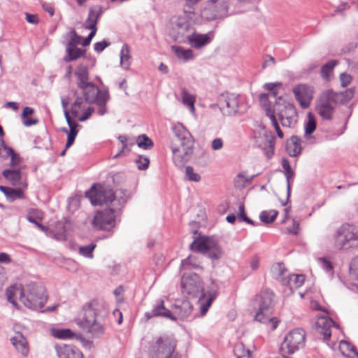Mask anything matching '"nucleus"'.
<instances>
[{"instance_id": "nucleus-1", "label": "nucleus", "mask_w": 358, "mask_h": 358, "mask_svg": "<svg viewBox=\"0 0 358 358\" xmlns=\"http://www.w3.org/2000/svg\"><path fill=\"white\" fill-rule=\"evenodd\" d=\"M75 76L78 87L82 91L83 99L90 103H95L98 107V113L103 115L107 113V102L110 95L107 90H99L95 84L90 81L88 67L83 64H79L76 71Z\"/></svg>"}, {"instance_id": "nucleus-2", "label": "nucleus", "mask_w": 358, "mask_h": 358, "mask_svg": "<svg viewBox=\"0 0 358 358\" xmlns=\"http://www.w3.org/2000/svg\"><path fill=\"white\" fill-rule=\"evenodd\" d=\"M6 294L8 301L13 306H17L16 299L19 298L25 307L33 310L41 308L47 301L44 286L35 282L10 287Z\"/></svg>"}, {"instance_id": "nucleus-3", "label": "nucleus", "mask_w": 358, "mask_h": 358, "mask_svg": "<svg viewBox=\"0 0 358 358\" xmlns=\"http://www.w3.org/2000/svg\"><path fill=\"white\" fill-rule=\"evenodd\" d=\"M175 138L171 143V150L174 164L182 167L192 156L194 138L190 132L182 124L178 123L173 128Z\"/></svg>"}, {"instance_id": "nucleus-4", "label": "nucleus", "mask_w": 358, "mask_h": 358, "mask_svg": "<svg viewBox=\"0 0 358 358\" xmlns=\"http://www.w3.org/2000/svg\"><path fill=\"white\" fill-rule=\"evenodd\" d=\"M86 196L94 206L111 203L113 208H120L126 202L125 196L122 195L121 192H114L108 187L101 185H94L86 192Z\"/></svg>"}, {"instance_id": "nucleus-5", "label": "nucleus", "mask_w": 358, "mask_h": 358, "mask_svg": "<svg viewBox=\"0 0 358 358\" xmlns=\"http://www.w3.org/2000/svg\"><path fill=\"white\" fill-rule=\"evenodd\" d=\"M273 296L274 294L271 290H266L257 296L258 310L255 316L256 321L266 324L271 330H275L280 322L276 317H271L274 307Z\"/></svg>"}, {"instance_id": "nucleus-6", "label": "nucleus", "mask_w": 358, "mask_h": 358, "mask_svg": "<svg viewBox=\"0 0 358 358\" xmlns=\"http://www.w3.org/2000/svg\"><path fill=\"white\" fill-rule=\"evenodd\" d=\"M334 245L339 250L357 246L358 245V235L356 227L349 224L341 225L334 235Z\"/></svg>"}, {"instance_id": "nucleus-7", "label": "nucleus", "mask_w": 358, "mask_h": 358, "mask_svg": "<svg viewBox=\"0 0 358 358\" xmlns=\"http://www.w3.org/2000/svg\"><path fill=\"white\" fill-rule=\"evenodd\" d=\"M306 332L303 329L296 328L290 331L284 338L280 346L282 354H293L305 345Z\"/></svg>"}, {"instance_id": "nucleus-8", "label": "nucleus", "mask_w": 358, "mask_h": 358, "mask_svg": "<svg viewBox=\"0 0 358 358\" xmlns=\"http://www.w3.org/2000/svg\"><path fill=\"white\" fill-rule=\"evenodd\" d=\"M176 346V341L173 337L161 336L152 347V355L155 358H180L175 351Z\"/></svg>"}, {"instance_id": "nucleus-9", "label": "nucleus", "mask_w": 358, "mask_h": 358, "mask_svg": "<svg viewBox=\"0 0 358 358\" xmlns=\"http://www.w3.org/2000/svg\"><path fill=\"white\" fill-rule=\"evenodd\" d=\"M192 250L201 253L208 252V257L213 260L222 257V250L218 246L217 241L210 237L201 236L195 239L190 245Z\"/></svg>"}, {"instance_id": "nucleus-10", "label": "nucleus", "mask_w": 358, "mask_h": 358, "mask_svg": "<svg viewBox=\"0 0 358 358\" xmlns=\"http://www.w3.org/2000/svg\"><path fill=\"white\" fill-rule=\"evenodd\" d=\"M228 4L223 0H210L205 3L201 12L202 18L211 21L227 15Z\"/></svg>"}, {"instance_id": "nucleus-11", "label": "nucleus", "mask_w": 358, "mask_h": 358, "mask_svg": "<svg viewBox=\"0 0 358 358\" xmlns=\"http://www.w3.org/2000/svg\"><path fill=\"white\" fill-rule=\"evenodd\" d=\"M181 292L183 294L196 297L203 293V285L200 277L196 273L185 274L181 279Z\"/></svg>"}, {"instance_id": "nucleus-12", "label": "nucleus", "mask_w": 358, "mask_h": 358, "mask_svg": "<svg viewBox=\"0 0 358 358\" xmlns=\"http://www.w3.org/2000/svg\"><path fill=\"white\" fill-rule=\"evenodd\" d=\"M76 323L92 338H100L105 332V327L90 313L88 316L80 315L76 319Z\"/></svg>"}, {"instance_id": "nucleus-13", "label": "nucleus", "mask_w": 358, "mask_h": 358, "mask_svg": "<svg viewBox=\"0 0 358 358\" xmlns=\"http://www.w3.org/2000/svg\"><path fill=\"white\" fill-rule=\"evenodd\" d=\"M280 99L276 102V110L280 118L281 124L285 127H293L297 121V113L293 103L283 101L281 103Z\"/></svg>"}, {"instance_id": "nucleus-14", "label": "nucleus", "mask_w": 358, "mask_h": 358, "mask_svg": "<svg viewBox=\"0 0 358 358\" xmlns=\"http://www.w3.org/2000/svg\"><path fill=\"white\" fill-rule=\"evenodd\" d=\"M116 209L107 208L96 212L92 221L93 226L98 229L110 230L115 226Z\"/></svg>"}, {"instance_id": "nucleus-15", "label": "nucleus", "mask_w": 358, "mask_h": 358, "mask_svg": "<svg viewBox=\"0 0 358 358\" xmlns=\"http://www.w3.org/2000/svg\"><path fill=\"white\" fill-rule=\"evenodd\" d=\"M91 104L82 96H77L71 106V113L80 122H84L94 112V108L90 106Z\"/></svg>"}, {"instance_id": "nucleus-16", "label": "nucleus", "mask_w": 358, "mask_h": 358, "mask_svg": "<svg viewBox=\"0 0 358 358\" xmlns=\"http://www.w3.org/2000/svg\"><path fill=\"white\" fill-rule=\"evenodd\" d=\"M255 145L262 148L268 157H271L274 152L275 137L271 131L262 129L258 135L255 136Z\"/></svg>"}, {"instance_id": "nucleus-17", "label": "nucleus", "mask_w": 358, "mask_h": 358, "mask_svg": "<svg viewBox=\"0 0 358 358\" xmlns=\"http://www.w3.org/2000/svg\"><path fill=\"white\" fill-rule=\"evenodd\" d=\"M24 329L19 324L13 326L14 335L10 338V342L15 349L24 357H27L29 353V345L21 330Z\"/></svg>"}, {"instance_id": "nucleus-18", "label": "nucleus", "mask_w": 358, "mask_h": 358, "mask_svg": "<svg viewBox=\"0 0 358 358\" xmlns=\"http://www.w3.org/2000/svg\"><path fill=\"white\" fill-rule=\"evenodd\" d=\"M292 92L302 108L310 106L313 98V87L306 84H299L293 87Z\"/></svg>"}, {"instance_id": "nucleus-19", "label": "nucleus", "mask_w": 358, "mask_h": 358, "mask_svg": "<svg viewBox=\"0 0 358 358\" xmlns=\"http://www.w3.org/2000/svg\"><path fill=\"white\" fill-rule=\"evenodd\" d=\"M334 103L329 95L324 92L317 101L316 110L323 120H330L334 112Z\"/></svg>"}, {"instance_id": "nucleus-20", "label": "nucleus", "mask_w": 358, "mask_h": 358, "mask_svg": "<svg viewBox=\"0 0 358 358\" xmlns=\"http://www.w3.org/2000/svg\"><path fill=\"white\" fill-rule=\"evenodd\" d=\"M88 313L96 319L98 317H105L108 313V306L103 301H92L83 306L80 315L88 316Z\"/></svg>"}, {"instance_id": "nucleus-21", "label": "nucleus", "mask_w": 358, "mask_h": 358, "mask_svg": "<svg viewBox=\"0 0 358 358\" xmlns=\"http://www.w3.org/2000/svg\"><path fill=\"white\" fill-rule=\"evenodd\" d=\"M240 101L241 100L238 95L235 94H227L221 106L223 114L230 116L241 113Z\"/></svg>"}, {"instance_id": "nucleus-22", "label": "nucleus", "mask_w": 358, "mask_h": 358, "mask_svg": "<svg viewBox=\"0 0 358 358\" xmlns=\"http://www.w3.org/2000/svg\"><path fill=\"white\" fill-rule=\"evenodd\" d=\"M54 348L57 358H83L81 351L73 345L56 343Z\"/></svg>"}, {"instance_id": "nucleus-23", "label": "nucleus", "mask_w": 358, "mask_h": 358, "mask_svg": "<svg viewBox=\"0 0 358 358\" xmlns=\"http://www.w3.org/2000/svg\"><path fill=\"white\" fill-rule=\"evenodd\" d=\"M334 324V321L326 316L317 317L315 323L316 330L318 334L323 336L324 341H327L330 338L331 336V327Z\"/></svg>"}, {"instance_id": "nucleus-24", "label": "nucleus", "mask_w": 358, "mask_h": 358, "mask_svg": "<svg viewBox=\"0 0 358 358\" xmlns=\"http://www.w3.org/2000/svg\"><path fill=\"white\" fill-rule=\"evenodd\" d=\"M171 24L178 34L185 36L190 33L192 28L185 16H175L171 18Z\"/></svg>"}, {"instance_id": "nucleus-25", "label": "nucleus", "mask_w": 358, "mask_h": 358, "mask_svg": "<svg viewBox=\"0 0 358 358\" xmlns=\"http://www.w3.org/2000/svg\"><path fill=\"white\" fill-rule=\"evenodd\" d=\"M277 95L276 92H273L272 94H261L259 96V100L260 102L261 106L266 111V115L271 119L272 116H275V112L276 109V106L273 105V101L269 99V97L272 98L273 100H275V96Z\"/></svg>"}, {"instance_id": "nucleus-26", "label": "nucleus", "mask_w": 358, "mask_h": 358, "mask_svg": "<svg viewBox=\"0 0 358 358\" xmlns=\"http://www.w3.org/2000/svg\"><path fill=\"white\" fill-rule=\"evenodd\" d=\"M148 318L151 317H164L172 320H176V317H173L169 310L166 308L164 306V302L163 300H159L155 304L151 313H146Z\"/></svg>"}, {"instance_id": "nucleus-27", "label": "nucleus", "mask_w": 358, "mask_h": 358, "mask_svg": "<svg viewBox=\"0 0 358 358\" xmlns=\"http://www.w3.org/2000/svg\"><path fill=\"white\" fill-rule=\"evenodd\" d=\"M189 45L194 48H200L210 43V38L207 34H201L192 31L186 35Z\"/></svg>"}, {"instance_id": "nucleus-28", "label": "nucleus", "mask_w": 358, "mask_h": 358, "mask_svg": "<svg viewBox=\"0 0 358 358\" xmlns=\"http://www.w3.org/2000/svg\"><path fill=\"white\" fill-rule=\"evenodd\" d=\"M65 118L70 129L69 131L66 129H62V131L67 134L66 149H68L73 145L78 134V130L76 129L78 124L71 120L69 111L65 110Z\"/></svg>"}, {"instance_id": "nucleus-29", "label": "nucleus", "mask_w": 358, "mask_h": 358, "mask_svg": "<svg viewBox=\"0 0 358 358\" xmlns=\"http://www.w3.org/2000/svg\"><path fill=\"white\" fill-rule=\"evenodd\" d=\"M325 92L330 97V99H331V101L336 104H344L348 102L352 98L354 94V90L352 89H348L345 92L339 93L334 92L331 90Z\"/></svg>"}, {"instance_id": "nucleus-30", "label": "nucleus", "mask_w": 358, "mask_h": 358, "mask_svg": "<svg viewBox=\"0 0 358 358\" xmlns=\"http://www.w3.org/2000/svg\"><path fill=\"white\" fill-rule=\"evenodd\" d=\"M101 15V8L99 6L90 8L88 17L85 21V28L90 31H96L97 22Z\"/></svg>"}, {"instance_id": "nucleus-31", "label": "nucleus", "mask_w": 358, "mask_h": 358, "mask_svg": "<svg viewBox=\"0 0 358 358\" xmlns=\"http://www.w3.org/2000/svg\"><path fill=\"white\" fill-rule=\"evenodd\" d=\"M216 296L215 290L208 292V293L203 294L199 299L200 306V316H204L208 312L209 308L212 305L213 300Z\"/></svg>"}, {"instance_id": "nucleus-32", "label": "nucleus", "mask_w": 358, "mask_h": 358, "mask_svg": "<svg viewBox=\"0 0 358 358\" xmlns=\"http://www.w3.org/2000/svg\"><path fill=\"white\" fill-rule=\"evenodd\" d=\"M271 273L273 278L280 281L283 285L289 275L285 265L282 263L273 264L271 267Z\"/></svg>"}, {"instance_id": "nucleus-33", "label": "nucleus", "mask_w": 358, "mask_h": 358, "mask_svg": "<svg viewBox=\"0 0 358 358\" xmlns=\"http://www.w3.org/2000/svg\"><path fill=\"white\" fill-rule=\"evenodd\" d=\"M287 151L289 156L296 157L301 153V140L296 136H292L287 143Z\"/></svg>"}, {"instance_id": "nucleus-34", "label": "nucleus", "mask_w": 358, "mask_h": 358, "mask_svg": "<svg viewBox=\"0 0 358 358\" xmlns=\"http://www.w3.org/2000/svg\"><path fill=\"white\" fill-rule=\"evenodd\" d=\"M171 50L174 52L176 57L185 62L194 59V55L192 50L185 49L180 46L173 45Z\"/></svg>"}, {"instance_id": "nucleus-35", "label": "nucleus", "mask_w": 358, "mask_h": 358, "mask_svg": "<svg viewBox=\"0 0 358 358\" xmlns=\"http://www.w3.org/2000/svg\"><path fill=\"white\" fill-rule=\"evenodd\" d=\"M2 174L13 185H26L21 182V172L20 170L6 169L3 171Z\"/></svg>"}, {"instance_id": "nucleus-36", "label": "nucleus", "mask_w": 358, "mask_h": 358, "mask_svg": "<svg viewBox=\"0 0 358 358\" xmlns=\"http://www.w3.org/2000/svg\"><path fill=\"white\" fill-rule=\"evenodd\" d=\"M192 311V305L189 301H182L180 305H176L175 312L181 320L190 315Z\"/></svg>"}, {"instance_id": "nucleus-37", "label": "nucleus", "mask_w": 358, "mask_h": 358, "mask_svg": "<svg viewBox=\"0 0 358 358\" xmlns=\"http://www.w3.org/2000/svg\"><path fill=\"white\" fill-rule=\"evenodd\" d=\"M85 54V50L78 47H66V55L64 57L65 62L75 61Z\"/></svg>"}, {"instance_id": "nucleus-38", "label": "nucleus", "mask_w": 358, "mask_h": 358, "mask_svg": "<svg viewBox=\"0 0 358 358\" xmlns=\"http://www.w3.org/2000/svg\"><path fill=\"white\" fill-rule=\"evenodd\" d=\"M339 348L343 356L347 358H358V352L354 345L346 341H341Z\"/></svg>"}, {"instance_id": "nucleus-39", "label": "nucleus", "mask_w": 358, "mask_h": 358, "mask_svg": "<svg viewBox=\"0 0 358 358\" xmlns=\"http://www.w3.org/2000/svg\"><path fill=\"white\" fill-rule=\"evenodd\" d=\"M50 334L53 337L59 339L77 338L78 337V335L69 329L52 328L50 329Z\"/></svg>"}, {"instance_id": "nucleus-40", "label": "nucleus", "mask_w": 358, "mask_h": 358, "mask_svg": "<svg viewBox=\"0 0 358 358\" xmlns=\"http://www.w3.org/2000/svg\"><path fill=\"white\" fill-rule=\"evenodd\" d=\"M305 280V277L303 275H289L285 284V285H288L290 289L298 288L301 287Z\"/></svg>"}, {"instance_id": "nucleus-41", "label": "nucleus", "mask_w": 358, "mask_h": 358, "mask_svg": "<svg viewBox=\"0 0 358 358\" xmlns=\"http://www.w3.org/2000/svg\"><path fill=\"white\" fill-rule=\"evenodd\" d=\"M130 51L128 45L124 44L120 51V65L121 66L127 70L130 66Z\"/></svg>"}, {"instance_id": "nucleus-42", "label": "nucleus", "mask_w": 358, "mask_h": 358, "mask_svg": "<svg viewBox=\"0 0 358 358\" xmlns=\"http://www.w3.org/2000/svg\"><path fill=\"white\" fill-rule=\"evenodd\" d=\"M182 103L187 106L192 112L194 111L195 97L190 94L185 88L181 90Z\"/></svg>"}, {"instance_id": "nucleus-43", "label": "nucleus", "mask_w": 358, "mask_h": 358, "mask_svg": "<svg viewBox=\"0 0 358 358\" xmlns=\"http://www.w3.org/2000/svg\"><path fill=\"white\" fill-rule=\"evenodd\" d=\"M278 214V212L275 210H264L261 213L259 219L262 222L269 224L275 220Z\"/></svg>"}, {"instance_id": "nucleus-44", "label": "nucleus", "mask_w": 358, "mask_h": 358, "mask_svg": "<svg viewBox=\"0 0 358 358\" xmlns=\"http://www.w3.org/2000/svg\"><path fill=\"white\" fill-rule=\"evenodd\" d=\"M316 129V121L314 116L309 113L308 114V121L305 124V137L306 138H309L310 134L315 130Z\"/></svg>"}, {"instance_id": "nucleus-45", "label": "nucleus", "mask_w": 358, "mask_h": 358, "mask_svg": "<svg viewBox=\"0 0 358 358\" xmlns=\"http://www.w3.org/2000/svg\"><path fill=\"white\" fill-rule=\"evenodd\" d=\"M138 146L144 150L151 149L153 146L152 141L145 134L140 135L136 138Z\"/></svg>"}, {"instance_id": "nucleus-46", "label": "nucleus", "mask_w": 358, "mask_h": 358, "mask_svg": "<svg viewBox=\"0 0 358 358\" xmlns=\"http://www.w3.org/2000/svg\"><path fill=\"white\" fill-rule=\"evenodd\" d=\"M234 352L236 358H252L250 351L246 350L242 343L235 345Z\"/></svg>"}, {"instance_id": "nucleus-47", "label": "nucleus", "mask_w": 358, "mask_h": 358, "mask_svg": "<svg viewBox=\"0 0 358 358\" xmlns=\"http://www.w3.org/2000/svg\"><path fill=\"white\" fill-rule=\"evenodd\" d=\"M336 64L337 62L335 60H331L324 64L321 69L322 77L326 80L329 79L333 69Z\"/></svg>"}, {"instance_id": "nucleus-48", "label": "nucleus", "mask_w": 358, "mask_h": 358, "mask_svg": "<svg viewBox=\"0 0 358 358\" xmlns=\"http://www.w3.org/2000/svg\"><path fill=\"white\" fill-rule=\"evenodd\" d=\"M185 178L189 181L198 182L201 177L198 173L194 172L192 166H188L185 168Z\"/></svg>"}, {"instance_id": "nucleus-49", "label": "nucleus", "mask_w": 358, "mask_h": 358, "mask_svg": "<svg viewBox=\"0 0 358 358\" xmlns=\"http://www.w3.org/2000/svg\"><path fill=\"white\" fill-rule=\"evenodd\" d=\"M6 197L10 201H13L17 199H23L24 194L22 190L20 189L10 188L8 192L7 193Z\"/></svg>"}, {"instance_id": "nucleus-50", "label": "nucleus", "mask_w": 358, "mask_h": 358, "mask_svg": "<svg viewBox=\"0 0 358 358\" xmlns=\"http://www.w3.org/2000/svg\"><path fill=\"white\" fill-rule=\"evenodd\" d=\"M95 248V244H90L88 245L81 246L79 248V253L85 257L92 258L93 250Z\"/></svg>"}, {"instance_id": "nucleus-51", "label": "nucleus", "mask_w": 358, "mask_h": 358, "mask_svg": "<svg viewBox=\"0 0 358 358\" xmlns=\"http://www.w3.org/2000/svg\"><path fill=\"white\" fill-rule=\"evenodd\" d=\"M350 275L356 280H358V256L355 257L350 266Z\"/></svg>"}, {"instance_id": "nucleus-52", "label": "nucleus", "mask_w": 358, "mask_h": 358, "mask_svg": "<svg viewBox=\"0 0 358 358\" xmlns=\"http://www.w3.org/2000/svg\"><path fill=\"white\" fill-rule=\"evenodd\" d=\"M136 164L139 170H146L150 164V159L147 157L140 156L136 160Z\"/></svg>"}, {"instance_id": "nucleus-53", "label": "nucleus", "mask_w": 358, "mask_h": 358, "mask_svg": "<svg viewBox=\"0 0 358 358\" xmlns=\"http://www.w3.org/2000/svg\"><path fill=\"white\" fill-rule=\"evenodd\" d=\"M239 213L238 217L240 220L245 221V222L252 224L253 226H257V224H255L251 219L248 218L245 213V208L243 205L239 206Z\"/></svg>"}, {"instance_id": "nucleus-54", "label": "nucleus", "mask_w": 358, "mask_h": 358, "mask_svg": "<svg viewBox=\"0 0 358 358\" xmlns=\"http://www.w3.org/2000/svg\"><path fill=\"white\" fill-rule=\"evenodd\" d=\"M317 263L319 265L324 268L327 272H332L333 271V266L329 260H327L325 258H319L317 259Z\"/></svg>"}, {"instance_id": "nucleus-55", "label": "nucleus", "mask_w": 358, "mask_h": 358, "mask_svg": "<svg viewBox=\"0 0 358 358\" xmlns=\"http://www.w3.org/2000/svg\"><path fill=\"white\" fill-rule=\"evenodd\" d=\"M81 43V37L75 31L73 32L70 41L66 44V47H77Z\"/></svg>"}, {"instance_id": "nucleus-56", "label": "nucleus", "mask_w": 358, "mask_h": 358, "mask_svg": "<svg viewBox=\"0 0 358 358\" xmlns=\"http://www.w3.org/2000/svg\"><path fill=\"white\" fill-rule=\"evenodd\" d=\"M224 143L221 138H216L211 142V148L213 150H220L223 148Z\"/></svg>"}, {"instance_id": "nucleus-57", "label": "nucleus", "mask_w": 358, "mask_h": 358, "mask_svg": "<svg viewBox=\"0 0 358 358\" xmlns=\"http://www.w3.org/2000/svg\"><path fill=\"white\" fill-rule=\"evenodd\" d=\"M13 150L12 148L4 146L0 149V157L3 158H8L10 156H13Z\"/></svg>"}, {"instance_id": "nucleus-58", "label": "nucleus", "mask_w": 358, "mask_h": 358, "mask_svg": "<svg viewBox=\"0 0 358 358\" xmlns=\"http://www.w3.org/2000/svg\"><path fill=\"white\" fill-rule=\"evenodd\" d=\"M340 80L341 86L344 87L350 83L352 77L348 73H343L340 75Z\"/></svg>"}, {"instance_id": "nucleus-59", "label": "nucleus", "mask_w": 358, "mask_h": 358, "mask_svg": "<svg viewBox=\"0 0 358 358\" xmlns=\"http://www.w3.org/2000/svg\"><path fill=\"white\" fill-rule=\"evenodd\" d=\"M282 86V83L275 82V83H269L264 85V88L268 91L272 92L271 94H272L275 92V89L277 87H280Z\"/></svg>"}, {"instance_id": "nucleus-60", "label": "nucleus", "mask_w": 358, "mask_h": 358, "mask_svg": "<svg viewBox=\"0 0 358 358\" xmlns=\"http://www.w3.org/2000/svg\"><path fill=\"white\" fill-rule=\"evenodd\" d=\"M110 45L109 43L106 42V41L97 42L94 43V49L97 52H102L106 47H108Z\"/></svg>"}, {"instance_id": "nucleus-61", "label": "nucleus", "mask_w": 358, "mask_h": 358, "mask_svg": "<svg viewBox=\"0 0 358 358\" xmlns=\"http://www.w3.org/2000/svg\"><path fill=\"white\" fill-rule=\"evenodd\" d=\"M182 266L186 267L187 266H192L194 268H197L198 265L194 262V258L191 256L188 257L187 258L183 259L181 263Z\"/></svg>"}, {"instance_id": "nucleus-62", "label": "nucleus", "mask_w": 358, "mask_h": 358, "mask_svg": "<svg viewBox=\"0 0 358 358\" xmlns=\"http://www.w3.org/2000/svg\"><path fill=\"white\" fill-rule=\"evenodd\" d=\"M271 121V123H272V125L274 127L275 131H276V133H277V135L279 138H282L284 135H283V133L282 131H281V129H280V127L278 125V123L277 122V120L275 118V116H272V118L270 119Z\"/></svg>"}, {"instance_id": "nucleus-63", "label": "nucleus", "mask_w": 358, "mask_h": 358, "mask_svg": "<svg viewBox=\"0 0 358 358\" xmlns=\"http://www.w3.org/2000/svg\"><path fill=\"white\" fill-rule=\"evenodd\" d=\"M27 220L29 222L31 223H33L34 224H36L40 229H41L42 231H45L47 228L45 227H44L43 225H42L41 224H40L36 219V217H34L31 215V213L30 212L29 213V215L27 217Z\"/></svg>"}, {"instance_id": "nucleus-64", "label": "nucleus", "mask_w": 358, "mask_h": 358, "mask_svg": "<svg viewBox=\"0 0 358 358\" xmlns=\"http://www.w3.org/2000/svg\"><path fill=\"white\" fill-rule=\"evenodd\" d=\"M26 20L33 24H36L38 22V17L36 15L25 13Z\"/></svg>"}]
</instances>
